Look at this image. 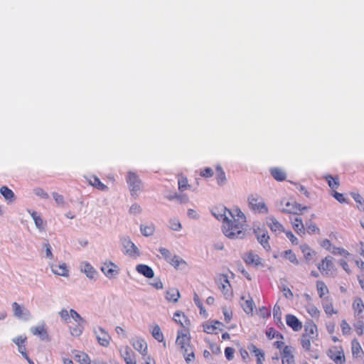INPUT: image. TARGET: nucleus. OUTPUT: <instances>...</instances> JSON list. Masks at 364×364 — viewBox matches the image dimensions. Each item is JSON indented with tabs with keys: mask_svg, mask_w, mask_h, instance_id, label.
I'll return each mask as SVG.
<instances>
[{
	"mask_svg": "<svg viewBox=\"0 0 364 364\" xmlns=\"http://www.w3.org/2000/svg\"><path fill=\"white\" fill-rule=\"evenodd\" d=\"M341 327L343 334L349 333L350 331V326L345 320L341 321Z\"/></svg>",
	"mask_w": 364,
	"mask_h": 364,
	"instance_id": "774afa93",
	"label": "nucleus"
},
{
	"mask_svg": "<svg viewBox=\"0 0 364 364\" xmlns=\"http://www.w3.org/2000/svg\"><path fill=\"white\" fill-rule=\"evenodd\" d=\"M271 174L274 179L282 181L286 178V173L284 171L279 168H273L271 169Z\"/></svg>",
	"mask_w": 364,
	"mask_h": 364,
	"instance_id": "72a5a7b5",
	"label": "nucleus"
},
{
	"mask_svg": "<svg viewBox=\"0 0 364 364\" xmlns=\"http://www.w3.org/2000/svg\"><path fill=\"white\" fill-rule=\"evenodd\" d=\"M248 349L251 353H255V355L258 358L262 357L263 360H264V353L259 350L255 345L251 344Z\"/></svg>",
	"mask_w": 364,
	"mask_h": 364,
	"instance_id": "de8ad7c7",
	"label": "nucleus"
},
{
	"mask_svg": "<svg viewBox=\"0 0 364 364\" xmlns=\"http://www.w3.org/2000/svg\"><path fill=\"white\" fill-rule=\"evenodd\" d=\"M244 260L247 264H254L255 267H258L259 265L264 266L262 263L261 258L257 255H255L252 252L247 255L244 257Z\"/></svg>",
	"mask_w": 364,
	"mask_h": 364,
	"instance_id": "6ab92c4d",
	"label": "nucleus"
},
{
	"mask_svg": "<svg viewBox=\"0 0 364 364\" xmlns=\"http://www.w3.org/2000/svg\"><path fill=\"white\" fill-rule=\"evenodd\" d=\"M174 321L180 323L183 327H187L190 325V321L186 317L184 314L181 311H176L173 316Z\"/></svg>",
	"mask_w": 364,
	"mask_h": 364,
	"instance_id": "412c9836",
	"label": "nucleus"
},
{
	"mask_svg": "<svg viewBox=\"0 0 364 364\" xmlns=\"http://www.w3.org/2000/svg\"><path fill=\"white\" fill-rule=\"evenodd\" d=\"M259 197L257 195H250L248 197L249 205L254 210H258L261 213H267L268 209L262 201H259Z\"/></svg>",
	"mask_w": 364,
	"mask_h": 364,
	"instance_id": "39448f33",
	"label": "nucleus"
},
{
	"mask_svg": "<svg viewBox=\"0 0 364 364\" xmlns=\"http://www.w3.org/2000/svg\"><path fill=\"white\" fill-rule=\"evenodd\" d=\"M189 186L188 184V179L186 177L181 176L178 179V189L183 191L185 188Z\"/></svg>",
	"mask_w": 364,
	"mask_h": 364,
	"instance_id": "6e6d98bb",
	"label": "nucleus"
},
{
	"mask_svg": "<svg viewBox=\"0 0 364 364\" xmlns=\"http://www.w3.org/2000/svg\"><path fill=\"white\" fill-rule=\"evenodd\" d=\"M92 179L93 181H90V182L93 186L101 191H105L108 189L107 186L103 184L97 177L93 176Z\"/></svg>",
	"mask_w": 364,
	"mask_h": 364,
	"instance_id": "79ce46f5",
	"label": "nucleus"
},
{
	"mask_svg": "<svg viewBox=\"0 0 364 364\" xmlns=\"http://www.w3.org/2000/svg\"><path fill=\"white\" fill-rule=\"evenodd\" d=\"M33 193L37 196L43 199H48L49 198L48 194L41 188H36L33 189Z\"/></svg>",
	"mask_w": 364,
	"mask_h": 364,
	"instance_id": "5fc2aeb1",
	"label": "nucleus"
},
{
	"mask_svg": "<svg viewBox=\"0 0 364 364\" xmlns=\"http://www.w3.org/2000/svg\"><path fill=\"white\" fill-rule=\"evenodd\" d=\"M152 336L159 342L164 341V335L159 325H155L151 331Z\"/></svg>",
	"mask_w": 364,
	"mask_h": 364,
	"instance_id": "4c0bfd02",
	"label": "nucleus"
},
{
	"mask_svg": "<svg viewBox=\"0 0 364 364\" xmlns=\"http://www.w3.org/2000/svg\"><path fill=\"white\" fill-rule=\"evenodd\" d=\"M293 226L295 230V231L297 233L303 232L304 233V226L302 223V220L300 218H296L294 219V221L293 223Z\"/></svg>",
	"mask_w": 364,
	"mask_h": 364,
	"instance_id": "ea45409f",
	"label": "nucleus"
},
{
	"mask_svg": "<svg viewBox=\"0 0 364 364\" xmlns=\"http://www.w3.org/2000/svg\"><path fill=\"white\" fill-rule=\"evenodd\" d=\"M267 224L272 232L280 233L284 232L282 225L274 217L267 218Z\"/></svg>",
	"mask_w": 364,
	"mask_h": 364,
	"instance_id": "ddd939ff",
	"label": "nucleus"
},
{
	"mask_svg": "<svg viewBox=\"0 0 364 364\" xmlns=\"http://www.w3.org/2000/svg\"><path fill=\"white\" fill-rule=\"evenodd\" d=\"M169 264L173 266L176 269H183L187 266L186 261L177 255H174L170 259Z\"/></svg>",
	"mask_w": 364,
	"mask_h": 364,
	"instance_id": "aec40b11",
	"label": "nucleus"
},
{
	"mask_svg": "<svg viewBox=\"0 0 364 364\" xmlns=\"http://www.w3.org/2000/svg\"><path fill=\"white\" fill-rule=\"evenodd\" d=\"M136 270L140 274H142L146 278L151 279L154 277V272L149 266L146 264H138L136 267Z\"/></svg>",
	"mask_w": 364,
	"mask_h": 364,
	"instance_id": "2eb2a0df",
	"label": "nucleus"
},
{
	"mask_svg": "<svg viewBox=\"0 0 364 364\" xmlns=\"http://www.w3.org/2000/svg\"><path fill=\"white\" fill-rule=\"evenodd\" d=\"M50 267L53 274L62 277H68V269L65 263H61L58 265L51 264Z\"/></svg>",
	"mask_w": 364,
	"mask_h": 364,
	"instance_id": "dca6fc26",
	"label": "nucleus"
},
{
	"mask_svg": "<svg viewBox=\"0 0 364 364\" xmlns=\"http://www.w3.org/2000/svg\"><path fill=\"white\" fill-rule=\"evenodd\" d=\"M193 300H194L196 305L200 309V314H205V310L204 309L203 304L200 301V299L196 293L194 294Z\"/></svg>",
	"mask_w": 364,
	"mask_h": 364,
	"instance_id": "4d7b16f0",
	"label": "nucleus"
},
{
	"mask_svg": "<svg viewBox=\"0 0 364 364\" xmlns=\"http://www.w3.org/2000/svg\"><path fill=\"white\" fill-rule=\"evenodd\" d=\"M286 322L294 331H299L302 328L301 322L294 315L287 314L286 316Z\"/></svg>",
	"mask_w": 364,
	"mask_h": 364,
	"instance_id": "9b49d317",
	"label": "nucleus"
},
{
	"mask_svg": "<svg viewBox=\"0 0 364 364\" xmlns=\"http://www.w3.org/2000/svg\"><path fill=\"white\" fill-rule=\"evenodd\" d=\"M351 196L355 201L360 205L361 207H358V208L364 211V200L362 196L359 193H351Z\"/></svg>",
	"mask_w": 364,
	"mask_h": 364,
	"instance_id": "09e8293b",
	"label": "nucleus"
},
{
	"mask_svg": "<svg viewBox=\"0 0 364 364\" xmlns=\"http://www.w3.org/2000/svg\"><path fill=\"white\" fill-rule=\"evenodd\" d=\"M0 193L3 196L5 200L13 202L15 200L14 193L7 186H2L0 188Z\"/></svg>",
	"mask_w": 364,
	"mask_h": 364,
	"instance_id": "cd10ccee",
	"label": "nucleus"
},
{
	"mask_svg": "<svg viewBox=\"0 0 364 364\" xmlns=\"http://www.w3.org/2000/svg\"><path fill=\"white\" fill-rule=\"evenodd\" d=\"M215 171H216V176H217L216 178H217L218 184L220 186H222L224 184H225L226 181H227L225 173L223 168L220 165L216 166Z\"/></svg>",
	"mask_w": 364,
	"mask_h": 364,
	"instance_id": "5701e85b",
	"label": "nucleus"
},
{
	"mask_svg": "<svg viewBox=\"0 0 364 364\" xmlns=\"http://www.w3.org/2000/svg\"><path fill=\"white\" fill-rule=\"evenodd\" d=\"M306 225L307 232L309 233H314L319 230L316 225L311 222H309V223H306Z\"/></svg>",
	"mask_w": 364,
	"mask_h": 364,
	"instance_id": "338daca9",
	"label": "nucleus"
},
{
	"mask_svg": "<svg viewBox=\"0 0 364 364\" xmlns=\"http://www.w3.org/2000/svg\"><path fill=\"white\" fill-rule=\"evenodd\" d=\"M119 240L127 255L134 258L140 256V251L139 248L134 242H132L129 236H122Z\"/></svg>",
	"mask_w": 364,
	"mask_h": 364,
	"instance_id": "f03ea898",
	"label": "nucleus"
},
{
	"mask_svg": "<svg viewBox=\"0 0 364 364\" xmlns=\"http://www.w3.org/2000/svg\"><path fill=\"white\" fill-rule=\"evenodd\" d=\"M185 360L187 363H190L195 360V354L193 349V347L190 345V347H188L187 345H185L184 348H181Z\"/></svg>",
	"mask_w": 364,
	"mask_h": 364,
	"instance_id": "a878e982",
	"label": "nucleus"
},
{
	"mask_svg": "<svg viewBox=\"0 0 364 364\" xmlns=\"http://www.w3.org/2000/svg\"><path fill=\"white\" fill-rule=\"evenodd\" d=\"M213 215L218 220L223 221V224L226 223L231 218H234L235 216L232 212L225 207H223L218 213H213Z\"/></svg>",
	"mask_w": 364,
	"mask_h": 364,
	"instance_id": "6e6552de",
	"label": "nucleus"
},
{
	"mask_svg": "<svg viewBox=\"0 0 364 364\" xmlns=\"http://www.w3.org/2000/svg\"><path fill=\"white\" fill-rule=\"evenodd\" d=\"M12 309L15 317L24 320H28L31 318L30 311L17 302L12 304Z\"/></svg>",
	"mask_w": 364,
	"mask_h": 364,
	"instance_id": "423d86ee",
	"label": "nucleus"
},
{
	"mask_svg": "<svg viewBox=\"0 0 364 364\" xmlns=\"http://www.w3.org/2000/svg\"><path fill=\"white\" fill-rule=\"evenodd\" d=\"M242 307L246 314H252L255 307V303L252 299L250 297L249 299L246 300Z\"/></svg>",
	"mask_w": 364,
	"mask_h": 364,
	"instance_id": "58836bf2",
	"label": "nucleus"
},
{
	"mask_svg": "<svg viewBox=\"0 0 364 364\" xmlns=\"http://www.w3.org/2000/svg\"><path fill=\"white\" fill-rule=\"evenodd\" d=\"M300 248L305 259L306 260H310L312 258V254L314 253L311 249L306 245H301Z\"/></svg>",
	"mask_w": 364,
	"mask_h": 364,
	"instance_id": "37998d69",
	"label": "nucleus"
},
{
	"mask_svg": "<svg viewBox=\"0 0 364 364\" xmlns=\"http://www.w3.org/2000/svg\"><path fill=\"white\" fill-rule=\"evenodd\" d=\"M362 352L361 347L359 343L356 342L355 343L353 342L352 346V353L353 355L360 356V353Z\"/></svg>",
	"mask_w": 364,
	"mask_h": 364,
	"instance_id": "052dcab7",
	"label": "nucleus"
},
{
	"mask_svg": "<svg viewBox=\"0 0 364 364\" xmlns=\"http://www.w3.org/2000/svg\"><path fill=\"white\" fill-rule=\"evenodd\" d=\"M140 230L144 236L149 237L154 233L155 226L153 223H150L149 225H141Z\"/></svg>",
	"mask_w": 364,
	"mask_h": 364,
	"instance_id": "7c9ffc66",
	"label": "nucleus"
},
{
	"mask_svg": "<svg viewBox=\"0 0 364 364\" xmlns=\"http://www.w3.org/2000/svg\"><path fill=\"white\" fill-rule=\"evenodd\" d=\"M273 317L276 323L279 327L284 326L283 322L282 321V311L280 306L277 304L274 305L273 309Z\"/></svg>",
	"mask_w": 364,
	"mask_h": 364,
	"instance_id": "c756f323",
	"label": "nucleus"
},
{
	"mask_svg": "<svg viewBox=\"0 0 364 364\" xmlns=\"http://www.w3.org/2000/svg\"><path fill=\"white\" fill-rule=\"evenodd\" d=\"M235 349L231 347H227L225 349V355L228 360H231L234 357Z\"/></svg>",
	"mask_w": 364,
	"mask_h": 364,
	"instance_id": "680f3d73",
	"label": "nucleus"
},
{
	"mask_svg": "<svg viewBox=\"0 0 364 364\" xmlns=\"http://www.w3.org/2000/svg\"><path fill=\"white\" fill-rule=\"evenodd\" d=\"M324 178L327 181L329 187L332 189H336L338 188L340 183H339V179L338 177H333L331 175H326L324 176Z\"/></svg>",
	"mask_w": 364,
	"mask_h": 364,
	"instance_id": "c9c22d12",
	"label": "nucleus"
},
{
	"mask_svg": "<svg viewBox=\"0 0 364 364\" xmlns=\"http://www.w3.org/2000/svg\"><path fill=\"white\" fill-rule=\"evenodd\" d=\"M127 183L129 184L132 196L136 194L137 191L140 190L141 181L138 176L132 171L128 173Z\"/></svg>",
	"mask_w": 364,
	"mask_h": 364,
	"instance_id": "7ed1b4c3",
	"label": "nucleus"
},
{
	"mask_svg": "<svg viewBox=\"0 0 364 364\" xmlns=\"http://www.w3.org/2000/svg\"><path fill=\"white\" fill-rule=\"evenodd\" d=\"M243 224L236 220L235 215L226 223L223 225V234L230 239H242L245 236Z\"/></svg>",
	"mask_w": 364,
	"mask_h": 364,
	"instance_id": "f257e3e1",
	"label": "nucleus"
},
{
	"mask_svg": "<svg viewBox=\"0 0 364 364\" xmlns=\"http://www.w3.org/2000/svg\"><path fill=\"white\" fill-rule=\"evenodd\" d=\"M284 205H285V208H280V210L282 213L298 214V212L300 211L301 204L297 203L295 201H293V202L288 201Z\"/></svg>",
	"mask_w": 364,
	"mask_h": 364,
	"instance_id": "4468645a",
	"label": "nucleus"
},
{
	"mask_svg": "<svg viewBox=\"0 0 364 364\" xmlns=\"http://www.w3.org/2000/svg\"><path fill=\"white\" fill-rule=\"evenodd\" d=\"M99 343L102 346L109 344L110 336L102 327H99L98 331H95Z\"/></svg>",
	"mask_w": 364,
	"mask_h": 364,
	"instance_id": "1a4fd4ad",
	"label": "nucleus"
},
{
	"mask_svg": "<svg viewBox=\"0 0 364 364\" xmlns=\"http://www.w3.org/2000/svg\"><path fill=\"white\" fill-rule=\"evenodd\" d=\"M141 212V208L139 205L134 203L129 208V213L131 214L136 215Z\"/></svg>",
	"mask_w": 364,
	"mask_h": 364,
	"instance_id": "69168bd1",
	"label": "nucleus"
},
{
	"mask_svg": "<svg viewBox=\"0 0 364 364\" xmlns=\"http://www.w3.org/2000/svg\"><path fill=\"white\" fill-rule=\"evenodd\" d=\"M331 257H326L325 259L322 260V262L318 264V269L322 271H330L333 268V262Z\"/></svg>",
	"mask_w": 364,
	"mask_h": 364,
	"instance_id": "393cba45",
	"label": "nucleus"
},
{
	"mask_svg": "<svg viewBox=\"0 0 364 364\" xmlns=\"http://www.w3.org/2000/svg\"><path fill=\"white\" fill-rule=\"evenodd\" d=\"M80 269L90 279H92L94 277V276H95V272H96L95 269L88 262L82 263L81 264Z\"/></svg>",
	"mask_w": 364,
	"mask_h": 364,
	"instance_id": "bb28decb",
	"label": "nucleus"
},
{
	"mask_svg": "<svg viewBox=\"0 0 364 364\" xmlns=\"http://www.w3.org/2000/svg\"><path fill=\"white\" fill-rule=\"evenodd\" d=\"M31 215L32 217V218L34 220V223H35V225H36V227L41 231L42 230H44L45 229V223L43 220V219L41 218V217L40 215H38L37 214L36 212L35 211H33L31 213Z\"/></svg>",
	"mask_w": 364,
	"mask_h": 364,
	"instance_id": "473e14b6",
	"label": "nucleus"
},
{
	"mask_svg": "<svg viewBox=\"0 0 364 364\" xmlns=\"http://www.w3.org/2000/svg\"><path fill=\"white\" fill-rule=\"evenodd\" d=\"M101 271L109 279H112L116 277V276L119 274V269L117 265L109 261L104 263L101 267Z\"/></svg>",
	"mask_w": 364,
	"mask_h": 364,
	"instance_id": "20e7f679",
	"label": "nucleus"
},
{
	"mask_svg": "<svg viewBox=\"0 0 364 364\" xmlns=\"http://www.w3.org/2000/svg\"><path fill=\"white\" fill-rule=\"evenodd\" d=\"M317 330L316 324L313 321H308L304 325L305 333L303 335H306L307 337H311Z\"/></svg>",
	"mask_w": 364,
	"mask_h": 364,
	"instance_id": "2f4dec72",
	"label": "nucleus"
},
{
	"mask_svg": "<svg viewBox=\"0 0 364 364\" xmlns=\"http://www.w3.org/2000/svg\"><path fill=\"white\" fill-rule=\"evenodd\" d=\"M166 299L168 301L177 303L179 298L181 297L180 291L176 288H169L166 291Z\"/></svg>",
	"mask_w": 364,
	"mask_h": 364,
	"instance_id": "f3484780",
	"label": "nucleus"
},
{
	"mask_svg": "<svg viewBox=\"0 0 364 364\" xmlns=\"http://www.w3.org/2000/svg\"><path fill=\"white\" fill-rule=\"evenodd\" d=\"M316 287L319 296L322 298L326 292H328L326 285L322 281H317Z\"/></svg>",
	"mask_w": 364,
	"mask_h": 364,
	"instance_id": "a19ab883",
	"label": "nucleus"
},
{
	"mask_svg": "<svg viewBox=\"0 0 364 364\" xmlns=\"http://www.w3.org/2000/svg\"><path fill=\"white\" fill-rule=\"evenodd\" d=\"M323 309L325 312L327 314L331 315L333 314H336L337 311L333 309V305L331 303H326L323 304Z\"/></svg>",
	"mask_w": 364,
	"mask_h": 364,
	"instance_id": "0e129e2a",
	"label": "nucleus"
},
{
	"mask_svg": "<svg viewBox=\"0 0 364 364\" xmlns=\"http://www.w3.org/2000/svg\"><path fill=\"white\" fill-rule=\"evenodd\" d=\"M221 287L220 288L222 289L224 294H226L228 291V285L230 286L229 280L226 275L221 276Z\"/></svg>",
	"mask_w": 364,
	"mask_h": 364,
	"instance_id": "a18cd8bd",
	"label": "nucleus"
},
{
	"mask_svg": "<svg viewBox=\"0 0 364 364\" xmlns=\"http://www.w3.org/2000/svg\"><path fill=\"white\" fill-rule=\"evenodd\" d=\"M283 254L284 255L285 257L287 259H289L291 262H292L293 264H299V261L296 258V255L291 250L284 251L283 252Z\"/></svg>",
	"mask_w": 364,
	"mask_h": 364,
	"instance_id": "c03bdc74",
	"label": "nucleus"
},
{
	"mask_svg": "<svg viewBox=\"0 0 364 364\" xmlns=\"http://www.w3.org/2000/svg\"><path fill=\"white\" fill-rule=\"evenodd\" d=\"M333 255H340L346 257L349 255L348 252L341 247H333L332 250Z\"/></svg>",
	"mask_w": 364,
	"mask_h": 364,
	"instance_id": "e2e57ef3",
	"label": "nucleus"
},
{
	"mask_svg": "<svg viewBox=\"0 0 364 364\" xmlns=\"http://www.w3.org/2000/svg\"><path fill=\"white\" fill-rule=\"evenodd\" d=\"M75 358L80 364H90V363L89 356L82 352H78L76 353L75 355Z\"/></svg>",
	"mask_w": 364,
	"mask_h": 364,
	"instance_id": "e433bc0d",
	"label": "nucleus"
},
{
	"mask_svg": "<svg viewBox=\"0 0 364 364\" xmlns=\"http://www.w3.org/2000/svg\"><path fill=\"white\" fill-rule=\"evenodd\" d=\"M255 233L256 235L257 241L261 244V245L266 250H269L271 247L269 243V237L267 235V232L264 230L258 228L255 230Z\"/></svg>",
	"mask_w": 364,
	"mask_h": 364,
	"instance_id": "0eeeda50",
	"label": "nucleus"
},
{
	"mask_svg": "<svg viewBox=\"0 0 364 364\" xmlns=\"http://www.w3.org/2000/svg\"><path fill=\"white\" fill-rule=\"evenodd\" d=\"M70 316L77 323H85V320L74 309L70 310Z\"/></svg>",
	"mask_w": 364,
	"mask_h": 364,
	"instance_id": "8fccbe9b",
	"label": "nucleus"
},
{
	"mask_svg": "<svg viewBox=\"0 0 364 364\" xmlns=\"http://www.w3.org/2000/svg\"><path fill=\"white\" fill-rule=\"evenodd\" d=\"M309 338V337H307L306 335H302L301 338V346L306 350H309L311 347V341Z\"/></svg>",
	"mask_w": 364,
	"mask_h": 364,
	"instance_id": "603ef678",
	"label": "nucleus"
},
{
	"mask_svg": "<svg viewBox=\"0 0 364 364\" xmlns=\"http://www.w3.org/2000/svg\"><path fill=\"white\" fill-rule=\"evenodd\" d=\"M170 228L173 230L179 231L181 229V224L178 220H171Z\"/></svg>",
	"mask_w": 364,
	"mask_h": 364,
	"instance_id": "13d9d810",
	"label": "nucleus"
},
{
	"mask_svg": "<svg viewBox=\"0 0 364 364\" xmlns=\"http://www.w3.org/2000/svg\"><path fill=\"white\" fill-rule=\"evenodd\" d=\"M328 355L336 363L341 364L345 360V357L343 351L334 352L332 350H329Z\"/></svg>",
	"mask_w": 364,
	"mask_h": 364,
	"instance_id": "4be33fe9",
	"label": "nucleus"
},
{
	"mask_svg": "<svg viewBox=\"0 0 364 364\" xmlns=\"http://www.w3.org/2000/svg\"><path fill=\"white\" fill-rule=\"evenodd\" d=\"M31 332L35 336H38L41 341H50L48 333L46 329L45 328L44 324L41 326L32 327L31 328Z\"/></svg>",
	"mask_w": 364,
	"mask_h": 364,
	"instance_id": "9d476101",
	"label": "nucleus"
},
{
	"mask_svg": "<svg viewBox=\"0 0 364 364\" xmlns=\"http://www.w3.org/2000/svg\"><path fill=\"white\" fill-rule=\"evenodd\" d=\"M176 343L181 348H184L185 345L190 347L191 337L188 334L178 331Z\"/></svg>",
	"mask_w": 364,
	"mask_h": 364,
	"instance_id": "a211bd4d",
	"label": "nucleus"
},
{
	"mask_svg": "<svg viewBox=\"0 0 364 364\" xmlns=\"http://www.w3.org/2000/svg\"><path fill=\"white\" fill-rule=\"evenodd\" d=\"M121 355L127 364H136V360L132 358L133 351L129 347L127 346L123 351H121Z\"/></svg>",
	"mask_w": 364,
	"mask_h": 364,
	"instance_id": "b1692460",
	"label": "nucleus"
},
{
	"mask_svg": "<svg viewBox=\"0 0 364 364\" xmlns=\"http://www.w3.org/2000/svg\"><path fill=\"white\" fill-rule=\"evenodd\" d=\"M132 344L134 348L141 355H145L147 353V344L144 339L140 338L133 339Z\"/></svg>",
	"mask_w": 364,
	"mask_h": 364,
	"instance_id": "f8f14e48",
	"label": "nucleus"
},
{
	"mask_svg": "<svg viewBox=\"0 0 364 364\" xmlns=\"http://www.w3.org/2000/svg\"><path fill=\"white\" fill-rule=\"evenodd\" d=\"M159 252L161 254L163 257L169 263L170 259H171L173 257H171V252L164 247H160L159 249Z\"/></svg>",
	"mask_w": 364,
	"mask_h": 364,
	"instance_id": "864d4df0",
	"label": "nucleus"
},
{
	"mask_svg": "<svg viewBox=\"0 0 364 364\" xmlns=\"http://www.w3.org/2000/svg\"><path fill=\"white\" fill-rule=\"evenodd\" d=\"M214 324L211 325H205L204 326V331L208 333H213L214 331L216 329H220V331H223L222 328H220V326H223V324L220 321H214Z\"/></svg>",
	"mask_w": 364,
	"mask_h": 364,
	"instance_id": "f704fd0d",
	"label": "nucleus"
},
{
	"mask_svg": "<svg viewBox=\"0 0 364 364\" xmlns=\"http://www.w3.org/2000/svg\"><path fill=\"white\" fill-rule=\"evenodd\" d=\"M306 309L308 313L312 316V317H318L319 316V311L318 309L314 305L309 304L306 306Z\"/></svg>",
	"mask_w": 364,
	"mask_h": 364,
	"instance_id": "3c124183",
	"label": "nucleus"
},
{
	"mask_svg": "<svg viewBox=\"0 0 364 364\" xmlns=\"http://www.w3.org/2000/svg\"><path fill=\"white\" fill-rule=\"evenodd\" d=\"M353 307L357 316L363 317V314L364 313V304L360 298H357L355 299L353 304Z\"/></svg>",
	"mask_w": 364,
	"mask_h": 364,
	"instance_id": "c85d7f7f",
	"label": "nucleus"
},
{
	"mask_svg": "<svg viewBox=\"0 0 364 364\" xmlns=\"http://www.w3.org/2000/svg\"><path fill=\"white\" fill-rule=\"evenodd\" d=\"M333 196L341 203H348V200L345 198L344 195L338 192H334Z\"/></svg>",
	"mask_w": 364,
	"mask_h": 364,
	"instance_id": "bf43d9fd",
	"label": "nucleus"
},
{
	"mask_svg": "<svg viewBox=\"0 0 364 364\" xmlns=\"http://www.w3.org/2000/svg\"><path fill=\"white\" fill-rule=\"evenodd\" d=\"M81 323H77V324L74 327H70V333L73 336H79L81 335L83 328L80 326Z\"/></svg>",
	"mask_w": 364,
	"mask_h": 364,
	"instance_id": "49530a36",
	"label": "nucleus"
}]
</instances>
